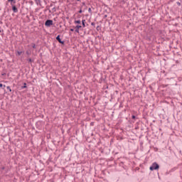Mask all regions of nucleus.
<instances>
[{
  "instance_id": "obj_7",
  "label": "nucleus",
  "mask_w": 182,
  "mask_h": 182,
  "mask_svg": "<svg viewBox=\"0 0 182 182\" xmlns=\"http://www.w3.org/2000/svg\"><path fill=\"white\" fill-rule=\"evenodd\" d=\"M85 22H86V20H85V19L82 21V26H83L84 28H86Z\"/></svg>"
},
{
  "instance_id": "obj_27",
  "label": "nucleus",
  "mask_w": 182,
  "mask_h": 182,
  "mask_svg": "<svg viewBox=\"0 0 182 182\" xmlns=\"http://www.w3.org/2000/svg\"><path fill=\"white\" fill-rule=\"evenodd\" d=\"M50 7L53 6V4H50Z\"/></svg>"
},
{
  "instance_id": "obj_24",
  "label": "nucleus",
  "mask_w": 182,
  "mask_h": 182,
  "mask_svg": "<svg viewBox=\"0 0 182 182\" xmlns=\"http://www.w3.org/2000/svg\"><path fill=\"white\" fill-rule=\"evenodd\" d=\"M44 3H45L46 5L48 4V2H46V0H44Z\"/></svg>"
},
{
  "instance_id": "obj_31",
  "label": "nucleus",
  "mask_w": 182,
  "mask_h": 182,
  "mask_svg": "<svg viewBox=\"0 0 182 182\" xmlns=\"http://www.w3.org/2000/svg\"><path fill=\"white\" fill-rule=\"evenodd\" d=\"M4 75H5V73H4V74H2L3 76H4Z\"/></svg>"
},
{
  "instance_id": "obj_19",
  "label": "nucleus",
  "mask_w": 182,
  "mask_h": 182,
  "mask_svg": "<svg viewBox=\"0 0 182 182\" xmlns=\"http://www.w3.org/2000/svg\"><path fill=\"white\" fill-rule=\"evenodd\" d=\"M70 31L71 32H74V31H75V29L70 28Z\"/></svg>"
},
{
  "instance_id": "obj_6",
  "label": "nucleus",
  "mask_w": 182,
  "mask_h": 182,
  "mask_svg": "<svg viewBox=\"0 0 182 182\" xmlns=\"http://www.w3.org/2000/svg\"><path fill=\"white\" fill-rule=\"evenodd\" d=\"M36 5H39V6H42V1L41 0H34Z\"/></svg>"
},
{
  "instance_id": "obj_10",
  "label": "nucleus",
  "mask_w": 182,
  "mask_h": 182,
  "mask_svg": "<svg viewBox=\"0 0 182 182\" xmlns=\"http://www.w3.org/2000/svg\"><path fill=\"white\" fill-rule=\"evenodd\" d=\"M23 85H24L21 87V89H26V87H26V83L24 82Z\"/></svg>"
},
{
  "instance_id": "obj_30",
  "label": "nucleus",
  "mask_w": 182,
  "mask_h": 182,
  "mask_svg": "<svg viewBox=\"0 0 182 182\" xmlns=\"http://www.w3.org/2000/svg\"><path fill=\"white\" fill-rule=\"evenodd\" d=\"M97 29H99V26L97 27Z\"/></svg>"
},
{
  "instance_id": "obj_28",
  "label": "nucleus",
  "mask_w": 182,
  "mask_h": 182,
  "mask_svg": "<svg viewBox=\"0 0 182 182\" xmlns=\"http://www.w3.org/2000/svg\"><path fill=\"white\" fill-rule=\"evenodd\" d=\"M49 13H50V14H51V13H52V11H51L50 10H49Z\"/></svg>"
},
{
  "instance_id": "obj_5",
  "label": "nucleus",
  "mask_w": 182,
  "mask_h": 182,
  "mask_svg": "<svg viewBox=\"0 0 182 182\" xmlns=\"http://www.w3.org/2000/svg\"><path fill=\"white\" fill-rule=\"evenodd\" d=\"M80 28H82V26H80V25H77V26H75V32H76V33H79V29H80Z\"/></svg>"
},
{
  "instance_id": "obj_22",
  "label": "nucleus",
  "mask_w": 182,
  "mask_h": 182,
  "mask_svg": "<svg viewBox=\"0 0 182 182\" xmlns=\"http://www.w3.org/2000/svg\"><path fill=\"white\" fill-rule=\"evenodd\" d=\"M92 26H95V23L94 22L91 23Z\"/></svg>"
},
{
  "instance_id": "obj_4",
  "label": "nucleus",
  "mask_w": 182,
  "mask_h": 182,
  "mask_svg": "<svg viewBox=\"0 0 182 182\" xmlns=\"http://www.w3.org/2000/svg\"><path fill=\"white\" fill-rule=\"evenodd\" d=\"M11 6H12V11H13V12H14V14H17V12H18V8L16 7V6L12 4Z\"/></svg>"
},
{
  "instance_id": "obj_8",
  "label": "nucleus",
  "mask_w": 182,
  "mask_h": 182,
  "mask_svg": "<svg viewBox=\"0 0 182 182\" xmlns=\"http://www.w3.org/2000/svg\"><path fill=\"white\" fill-rule=\"evenodd\" d=\"M74 23H78V25H80L81 21H80V20H75V21H74Z\"/></svg>"
},
{
  "instance_id": "obj_32",
  "label": "nucleus",
  "mask_w": 182,
  "mask_h": 182,
  "mask_svg": "<svg viewBox=\"0 0 182 182\" xmlns=\"http://www.w3.org/2000/svg\"><path fill=\"white\" fill-rule=\"evenodd\" d=\"M77 1H80V0H77Z\"/></svg>"
},
{
  "instance_id": "obj_26",
  "label": "nucleus",
  "mask_w": 182,
  "mask_h": 182,
  "mask_svg": "<svg viewBox=\"0 0 182 182\" xmlns=\"http://www.w3.org/2000/svg\"><path fill=\"white\" fill-rule=\"evenodd\" d=\"M4 168H5V167L3 166V167L1 168V171H2Z\"/></svg>"
},
{
  "instance_id": "obj_14",
  "label": "nucleus",
  "mask_w": 182,
  "mask_h": 182,
  "mask_svg": "<svg viewBox=\"0 0 182 182\" xmlns=\"http://www.w3.org/2000/svg\"><path fill=\"white\" fill-rule=\"evenodd\" d=\"M26 55H28V56L31 55V52H29V51H26Z\"/></svg>"
},
{
  "instance_id": "obj_1",
  "label": "nucleus",
  "mask_w": 182,
  "mask_h": 182,
  "mask_svg": "<svg viewBox=\"0 0 182 182\" xmlns=\"http://www.w3.org/2000/svg\"><path fill=\"white\" fill-rule=\"evenodd\" d=\"M159 168H160V166L156 162L153 163L149 167V170H151V171H153L154 170H159Z\"/></svg>"
},
{
  "instance_id": "obj_11",
  "label": "nucleus",
  "mask_w": 182,
  "mask_h": 182,
  "mask_svg": "<svg viewBox=\"0 0 182 182\" xmlns=\"http://www.w3.org/2000/svg\"><path fill=\"white\" fill-rule=\"evenodd\" d=\"M14 1L15 0H8V2H11V5H14Z\"/></svg>"
},
{
  "instance_id": "obj_20",
  "label": "nucleus",
  "mask_w": 182,
  "mask_h": 182,
  "mask_svg": "<svg viewBox=\"0 0 182 182\" xmlns=\"http://www.w3.org/2000/svg\"><path fill=\"white\" fill-rule=\"evenodd\" d=\"M28 62H33L32 58H28Z\"/></svg>"
},
{
  "instance_id": "obj_3",
  "label": "nucleus",
  "mask_w": 182,
  "mask_h": 182,
  "mask_svg": "<svg viewBox=\"0 0 182 182\" xmlns=\"http://www.w3.org/2000/svg\"><path fill=\"white\" fill-rule=\"evenodd\" d=\"M56 41H58V42H59V43H61V45H65V41H62L60 39V35H58L57 37H56Z\"/></svg>"
},
{
  "instance_id": "obj_2",
  "label": "nucleus",
  "mask_w": 182,
  "mask_h": 182,
  "mask_svg": "<svg viewBox=\"0 0 182 182\" xmlns=\"http://www.w3.org/2000/svg\"><path fill=\"white\" fill-rule=\"evenodd\" d=\"M53 25V21L50 19H48L45 22V26H47V28H50Z\"/></svg>"
},
{
  "instance_id": "obj_23",
  "label": "nucleus",
  "mask_w": 182,
  "mask_h": 182,
  "mask_svg": "<svg viewBox=\"0 0 182 182\" xmlns=\"http://www.w3.org/2000/svg\"><path fill=\"white\" fill-rule=\"evenodd\" d=\"M78 12L79 14H82L83 11H82V9H80Z\"/></svg>"
},
{
  "instance_id": "obj_17",
  "label": "nucleus",
  "mask_w": 182,
  "mask_h": 182,
  "mask_svg": "<svg viewBox=\"0 0 182 182\" xmlns=\"http://www.w3.org/2000/svg\"><path fill=\"white\" fill-rule=\"evenodd\" d=\"M88 12L92 13V9L89 8L88 9Z\"/></svg>"
},
{
  "instance_id": "obj_16",
  "label": "nucleus",
  "mask_w": 182,
  "mask_h": 182,
  "mask_svg": "<svg viewBox=\"0 0 182 182\" xmlns=\"http://www.w3.org/2000/svg\"><path fill=\"white\" fill-rule=\"evenodd\" d=\"M177 5H178V6H180V5H181V3H180L179 1L176 2Z\"/></svg>"
},
{
  "instance_id": "obj_15",
  "label": "nucleus",
  "mask_w": 182,
  "mask_h": 182,
  "mask_svg": "<svg viewBox=\"0 0 182 182\" xmlns=\"http://www.w3.org/2000/svg\"><path fill=\"white\" fill-rule=\"evenodd\" d=\"M52 11H53V12H56V8L55 7L53 8Z\"/></svg>"
},
{
  "instance_id": "obj_9",
  "label": "nucleus",
  "mask_w": 182,
  "mask_h": 182,
  "mask_svg": "<svg viewBox=\"0 0 182 182\" xmlns=\"http://www.w3.org/2000/svg\"><path fill=\"white\" fill-rule=\"evenodd\" d=\"M18 56H21L22 55V51H17Z\"/></svg>"
},
{
  "instance_id": "obj_21",
  "label": "nucleus",
  "mask_w": 182,
  "mask_h": 182,
  "mask_svg": "<svg viewBox=\"0 0 182 182\" xmlns=\"http://www.w3.org/2000/svg\"><path fill=\"white\" fill-rule=\"evenodd\" d=\"M132 119H136V117L134 115H132Z\"/></svg>"
},
{
  "instance_id": "obj_13",
  "label": "nucleus",
  "mask_w": 182,
  "mask_h": 182,
  "mask_svg": "<svg viewBox=\"0 0 182 182\" xmlns=\"http://www.w3.org/2000/svg\"><path fill=\"white\" fill-rule=\"evenodd\" d=\"M5 85H4L2 83H0V87H3V89H4L5 88Z\"/></svg>"
},
{
  "instance_id": "obj_18",
  "label": "nucleus",
  "mask_w": 182,
  "mask_h": 182,
  "mask_svg": "<svg viewBox=\"0 0 182 182\" xmlns=\"http://www.w3.org/2000/svg\"><path fill=\"white\" fill-rule=\"evenodd\" d=\"M33 49H36V45L33 44Z\"/></svg>"
},
{
  "instance_id": "obj_12",
  "label": "nucleus",
  "mask_w": 182,
  "mask_h": 182,
  "mask_svg": "<svg viewBox=\"0 0 182 182\" xmlns=\"http://www.w3.org/2000/svg\"><path fill=\"white\" fill-rule=\"evenodd\" d=\"M6 89H7L8 90H9V92H12V89H11V87L7 86V87H6Z\"/></svg>"
},
{
  "instance_id": "obj_29",
  "label": "nucleus",
  "mask_w": 182,
  "mask_h": 182,
  "mask_svg": "<svg viewBox=\"0 0 182 182\" xmlns=\"http://www.w3.org/2000/svg\"><path fill=\"white\" fill-rule=\"evenodd\" d=\"M105 18H107V15H105Z\"/></svg>"
},
{
  "instance_id": "obj_25",
  "label": "nucleus",
  "mask_w": 182,
  "mask_h": 182,
  "mask_svg": "<svg viewBox=\"0 0 182 182\" xmlns=\"http://www.w3.org/2000/svg\"><path fill=\"white\" fill-rule=\"evenodd\" d=\"M13 4H16V0L13 1Z\"/></svg>"
}]
</instances>
